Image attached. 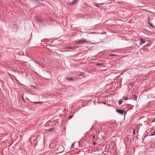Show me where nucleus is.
I'll return each mask as SVG.
<instances>
[{
    "label": "nucleus",
    "instance_id": "nucleus-26",
    "mask_svg": "<svg viewBox=\"0 0 155 155\" xmlns=\"http://www.w3.org/2000/svg\"><path fill=\"white\" fill-rule=\"evenodd\" d=\"M151 136H153V135H155V131L153 132V134H151V135H150Z\"/></svg>",
    "mask_w": 155,
    "mask_h": 155
},
{
    "label": "nucleus",
    "instance_id": "nucleus-7",
    "mask_svg": "<svg viewBox=\"0 0 155 155\" xmlns=\"http://www.w3.org/2000/svg\"><path fill=\"white\" fill-rule=\"evenodd\" d=\"M78 46H74V47H69L68 48V49H76L78 47Z\"/></svg>",
    "mask_w": 155,
    "mask_h": 155
},
{
    "label": "nucleus",
    "instance_id": "nucleus-29",
    "mask_svg": "<svg viewBox=\"0 0 155 155\" xmlns=\"http://www.w3.org/2000/svg\"><path fill=\"white\" fill-rule=\"evenodd\" d=\"M133 134H135V130H133Z\"/></svg>",
    "mask_w": 155,
    "mask_h": 155
},
{
    "label": "nucleus",
    "instance_id": "nucleus-30",
    "mask_svg": "<svg viewBox=\"0 0 155 155\" xmlns=\"http://www.w3.org/2000/svg\"><path fill=\"white\" fill-rule=\"evenodd\" d=\"M2 0H0V3H1L2 2Z\"/></svg>",
    "mask_w": 155,
    "mask_h": 155
},
{
    "label": "nucleus",
    "instance_id": "nucleus-24",
    "mask_svg": "<svg viewBox=\"0 0 155 155\" xmlns=\"http://www.w3.org/2000/svg\"><path fill=\"white\" fill-rule=\"evenodd\" d=\"M101 138L104 139H105L106 138L105 137L104 135H102L101 136Z\"/></svg>",
    "mask_w": 155,
    "mask_h": 155
},
{
    "label": "nucleus",
    "instance_id": "nucleus-9",
    "mask_svg": "<svg viewBox=\"0 0 155 155\" xmlns=\"http://www.w3.org/2000/svg\"><path fill=\"white\" fill-rule=\"evenodd\" d=\"M32 138L34 140V143L35 144V145H36L37 144V140L35 139L34 137H33Z\"/></svg>",
    "mask_w": 155,
    "mask_h": 155
},
{
    "label": "nucleus",
    "instance_id": "nucleus-21",
    "mask_svg": "<svg viewBox=\"0 0 155 155\" xmlns=\"http://www.w3.org/2000/svg\"><path fill=\"white\" fill-rule=\"evenodd\" d=\"M130 85L131 86V87H132L134 86V83L133 82H131L130 83Z\"/></svg>",
    "mask_w": 155,
    "mask_h": 155
},
{
    "label": "nucleus",
    "instance_id": "nucleus-28",
    "mask_svg": "<svg viewBox=\"0 0 155 155\" xmlns=\"http://www.w3.org/2000/svg\"><path fill=\"white\" fill-rule=\"evenodd\" d=\"M14 27H18V26L16 25V24H15L14 25Z\"/></svg>",
    "mask_w": 155,
    "mask_h": 155
},
{
    "label": "nucleus",
    "instance_id": "nucleus-3",
    "mask_svg": "<svg viewBox=\"0 0 155 155\" xmlns=\"http://www.w3.org/2000/svg\"><path fill=\"white\" fill-rule=\"evenodd\" d=\"M76 2V0H74L72 2H69L67 3V4L68 5L71 6L75 4Z\"/></svg>",
    "mask_w": 155,
    "mask_h": 155
},
{
    "label": "nucleus",
    "instance_id": "nucleus-18",
    "mask_svg": "<svg viewBox=\"0 0 155 155\" xmlns=\"http://www.w3.org/2000/svg\"><path fill=\"white\" fill-rule=\"evenodd\" d=\"M54 129V128H50L49 129V132H51V131H53V130Z\"/></svg>",
    "mask_w": 155,
    "mask_h": 155
},
{
    "label": "nucleus",
    "instance_id": "nucleus-17",
    "mask_svg": "<svg viewBox=\"0 0 155 155\" xmlns=\"http://www.w3.org/2000/svg\"><path fill=\"white\" fill-rule=\"evenodd\" d=\"M66 79H69L70 81H71V80H74V79L72 78H68V77H66Z\"/></svg>",
    "mask_w": 155,
    "mask_h": 155
},
{
    "label": "nucleus",
    "instance_id": "nucleus-34",
    "mask_svg": "<svg viewBox=\"0 0 155 155\" xmlns=\"http://www.w3.org/2000/svg\"><path fill=\"white\" fill-rule=\"evenodd\" d=\"M78 0H76V1H77Z\"/></svg>",
    "mask_w": 155,
    "mask_h": 155
},
{
    "label": "nucleus",
    "instance_id": "nucleus-32",
    "mask_svg": "<svg viewBox=\"0 0 155 155\" xmlns=\"http://www.w3.org/2000/svg\"><path fill=\"white\" fill-rule=\"evenodd\" d=\"M104 104H106V102H104Z\"/></svg>",
    "mask_w": 155,
    "mask_h": 155
},
{
    "label": "nucleus",
    "instance_id": "nucleus-20",
    "mask_svg": "<svg viewBox=\"0 0 155 155\" xmlns=\"http://www.w3.org/2000/svg\"><path fill=\"white\" fill-rule=\"evenodd\" d=\"M97 143L95 142H94L93 143V145L94 146H96L97 145Z\"/></svg>",
    "mask_w": 155,
    "mask_h": 155
},
{
    "label": "nucleus",
    "instance_id": "nucleus-23",
    "mask_svg": "<svg viewBox=\"0 0 155 155\" xmlns=\"http://www.w3.org/2000/svg\"><path fill=\"white\" fill-rule=\"evenodd\" d=\"M117 56V55L114 54H110V55H109V56L110 57H112L113 56Z\"/></svg>",
    "mask_w": 155,
    "mask_h": 155
},
{
    "label": "nucleus",
    "instance_id": "nucleus-15",
    "mask_svg": "<svg viewBox=\"0 0 155 155\" xmlns=\"http://www.w3.org/2000/svg\"><path fill=\"white\" fill-rule=\"evenodd\" d=\"M94 5L96 6L97 7H99V5H98L97 3L95 2H94Z\"/></svg>",
    "mask_w": 155,
    "mask_h": 155
},
{
    "label": "nucleus",
    "instance_id": "nucleus-10",
    "mask_svg": "<svg viewBox=\"0 0 155 155\" xmlns=\"http://www.w3.org/2000/svg\"><path fill=\"white\" fill-rule=\"evenodd\" d=\"M34 104H42V102H41L39 101V102H34Z\"/></svg>",
    "mask_w": 155,
    "mask_h": 155
},
{
    "label": "nucleus",
    "instance_id": "nucleus-11",
    "mask_svg": "<svg viewBox=\"0 0 155 155\" xmlns=\"http://www.w3.org/2000/svg\"><path fill=\"white\" fill-rule=\"evenodd\" d=\"M19 54L20 55H24L23 52L22 51L20 52H19Z\"/></svg>",
    "mask_w": 155,
    "mask_h": 155
},
{
    "label": "nucleus",
    "instance_id": "nucleus-19",
    "mask_svg": "<svg viewBox=\"0 0 155 155\" xmlns=\"http://www.w3.org/2000/svg\"><path fill=\"white\" fill-rule=\"evenodd\" d=\"M123 101L122 100H120L119 101V104L120 105L122 103Z\"/></svg>",
    "mask_w": 155,
    "mask_h": 155
},
{
    "label": "nucleus",
    "instance_id": "nucleus-8",
    "mask_svg": "<svg viewBox=\"0 0 155 155\" xmlns=\"http://www.w3.org/2000/svg\"><path fill=\"white\" fill-rule=\"evenodd\" d=\"M32 1L36 4H38L39 3V2L37 0H32Z\"/></svg>",
    "mask_w": 155,
    "mask_h": 155
},
{
    "label": "nucleus",
    "instance_id": "nucleus-1",
    "mask_svg": "<svg viewBox=\"0 0 155 155\" xmlns=\"http://www.w3.org/2000/svg\"><path fill=\"white\" fill-rule=\"evenodd\" d=\"M50 147L52 149H55L56 150H58L59 148H61L62 147V146H60L59 144H57V145H53L52 146V145L50 144Z\"/></svg>",
    "mask_w": 155,
    "mask_h": 155
},
{
    "label": "nucleus",
    "instance_id": "nucleus-31",
    "mask_svg": "<svg viewBox=\"0 0 155 155\" xmlns=\"http://www.w3.org/2000/svg\"><path fill=\"white\" fill-rule=\"evenodd\" d=\"M22 99L23 101H25V100L24 99L23 97L22 98Z\"/></svg>",
    "mask_w": 155,
    "mask_h": 155
},
{
    "label": "nucleus",
    "instance_id": "nucleus-2",
    "mask_svg": "<svg viewBox=\"0 0 155 155\" xmlns=\"http://www.w3.org/2000/svg\"><path fill=\"white\" fill-rule=\"evenodd\" d=\"M116 111L117 112L121 114H123L125 113V111L123 110L116 109Z\"/></svg>",
    "mask_w": 155,
    "mask_h": 155
},
{
    "label": "nucleus",
    "instance_id": "nucleus-25",
    "mask_svg": "<svg viewBox=\"0 0 155 155\" xmlns=\"http://www.w3.org/2000/svg\"><path fill=\"white\" fill-rule=\"evenodd\" d=\"M128 97H124V100H127L128 99Z\"/></svg>",
    "mask_w": 155,
    "mask_h": 155
},
{
    "label": "nucleus",
    "instance_id": "nucleus-27",
    "mask_svg": "<svg viewBox=\"0 0 155 155\" xmlns=\"http://www.w3.org/2000/svg\"><path fill=\"white\" fill-rule=\"evenodd\" d=\"M97 137V136H96V135H94L93 136V137H92V138H93V139H94V138H96V137Z\"/></svg>",
    "mask_w": 155,
    "mask_h": 155
},
{
    "label": "nucleus",
    "instance_id": "nucleus-13",
    "mask_svg": "<svg viewBox=\"0 0 155 155\" xmlns=\"http://www.w3.org/2000/svg\"><path fill=\"white\" fill-rule=\"evenodd\" d=\"M134 99V100L137 101V97L136 95H134L133 96Z\"/></svg>",
    "mask_w": 155,
    "mask_h": 155
},
{
    "label": "nucleus",
    "instance_id": "nucleus-33",
    "mask_svg": "<svg viewBox=\"0 0 155 155\" xmlns=\"http://www.w3.org/2000/svg\"><path fill=\"white\" fill-rule=\"evenodd\" d=\"M52 19V18H51V19H50V20H52V19Z\"/></svg>",
    "mask_w": 155,
    "mask_h": 155
},
{
    "label": "nucleus",
    "instance_id": "nucleus-22",
    "mask_svg": "<svg viewBox=\"0 0 155 155\" xmlns=\"http://www.w3.org/2000/svg\"><path fill=\"white\" fill-rule=\"evenodd\" d=\"M73 115H70L68 117V119H71V118H72V117H73Z\"/></svg>",
    "mask_w": 155,
    "mask_h": 155
},
{
    "label": "nucleus",
    "instance_id": "nucleus-6",
    "mask_svg": "<svg viewBox=\"0 0 155 155\" xmlns=\"http://www.w3.org/2000/svg\"><path fill=\"white\" fill-rule=\"evenodd\" d=\"M140 43L142 44L144 43H145V39L143 38H141L140 39Z\"/></svg>",
    "mask_w": 155,
    "mask_h": 155
},
{
    "label": "nucleus",
    "instance_id": "nucleus-12",
    "mask_svg": "<svg viewBox=\"0 0 155 155\" xmlns=\"http://www.w3.org/2000/svg\"><path fill=\"white\" fill-rule=\"evenodd\" d=\"M148 23L149 25L150 26H151V27H154V28H155V26L153 25H152V23L151 22H149Z\"/></svg>",
    "mask_w": 155,
    "mask_h": 155
},
{
    "label": "nucleus",
    "instance_id": "nucleus-14",
    "mask_svg": "<svg viewBox=\"0 0 155 155\" xmlns=\"http://www.w3.org/2000/svg\"><path fill=\"white\" fill-rule=\"evenodd\" d=\"M104 64L103 63H97L95 64L96 66H99V65H103Z\"/></svg>",
    "mask_w": 155,
    "mask_h": 155
},
{
    "label": "nucleus",
    "instance_id": "nucleus-5",
    "mask_svg": "<svg viewBox=\"0 0 155 155\" xmlns=\"http://www.w3.org/2000/svg\"><path fill=\"white\" fill-rule=\"evenodd\" d=\"M78 75L79 76H81L84 78L86 77V76L83 73H80L78 74Z\"/></svg>",
    "mask_w": 155,
    "mask_h": 155
},
{
    "label": "nucleus",
    "instance_id": "nucleus-4",
    "mask_svg": "<svg viewBox=\"0 0 155 155\" xmlns=\"http://www.w3.org/2000/svg\"><path fill=\"white\" fill-rule=\"evenodd\" d=\"M86 41L85 39H83L80 40H79V41H77V43L78 44H83V42H86Z\"/></svg>",
    "mask_w": 155,
    "mask_h": 155
},
{
    "label": "nucleus",
    "instance_id": "nucleus-16",
    "mask_svg": "<svg viewBox=\"0 0 155 155\" xmlns=\"http://www.w3.org/2000/svg\"><path fill=\"white\" fill-rule=\"evenodd\" d=\"M38 21L40 22H41L42 23V24H43L44 23V21H43L42 20H41V19H38Z\"/></svg>",
    "mask_w": 155,
    "mask_h": 155
}]
</instances>
